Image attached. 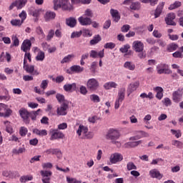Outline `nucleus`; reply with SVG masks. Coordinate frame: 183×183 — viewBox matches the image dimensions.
Segmentation results:
<instances>
[{"label":"nucleus","instance_id":"nucleus-16","mask_svg":"<svg viewBox=\"0 0 183 183\" xmlns=\"http://www.w3.org/2000/svg\"><path fill=\"white\" fill-rule=\"evenodd\" d=\"M20 117L24 120L25 124H29V112H28L27 109H21L19 111Z\"/></svg>","mask_w":183,"mask_h":183},{"label":"nucleus","instance_id":"nucleus-20","mask_svg":"<svg viewBox=\"0 0 183 183\" xmlns=\"http://www.w3.org/2000/svg\"><path fill=\"white\" fill-rule=\"evenodd\" d=\"M47 155L52 154V155H56L57 158H61L62 157V152L59 149H49L45 151Z\"/></svg>","mask_w":183,"mask_h":183},{"label":"nucleus","instance_id":"nucleus-25","mask_svg":"<svg viewBox=\"0 0 183 183\" xmlns=\"http://www.w3.org/2000/svg\"><path fill=\"white\" fill-rule=\"evenodd\" d=\"M154 91L157 92L156 98L159 100L162 99L164 97V89L161 86H156L154 88Z\"/></svg>","mask_w":183,"mask_h":183},{"label":"nucleus","instance_id":"nucleus-30","mask_svg":"<svg viewBox=\"0 0 183 183\" xmlns=\"http://www.w3.org/2000/svg\"><path fill=\"white\" fill-rule=\"evenodd\" d=\"M142 144V140H139L137 142H129L124 144L126 148H135L138 145Z\"/></svg>","mask_w":183,"mask_h":183},{"label":"nucleus","instance_id":"nucleus-6","mask_svg":"<svg viewBox=\"0 0 183 183\" xmlns=\"http://www.w3.org/2000/svg\"><path fill=\"white\" fill-rule=\"evenodd\" d=\"M86 86L89 91H97L99 88V82L97 79L92 78L87 81Z\"/></svg>","mask_w":183,"mask_h":183},{"label":"nucleus","instance_id":"nucleus-60","mask_svg":"<svg viewBox=\"0 0 183 183\" xmlns=\"http://www.w3.org/2000/svg\"><path fill=\"white\" fill-rule=\"evenodd\" d=\"M162 102H163L164 105H165V107H169L172 104V102H171V99L168 97L164 98L162 100Z\"/></svg>","mask_w":183,"mask_h":183},{"label":"nucleus","instance_id":"nucleus-19","mask_svg":"<svg viewBox=\"0 0 183 183\" xmlns=\"http://www.w3.org/2000/svg\"><path fill=\"white\" fill-rule=\"evenodd\" d=\"M68 108H69L68 104L66 103L62 104L60 107L57 108V110H56L57 115H59V116L66 115V109H68Z\"/></svg>","mask_w":183,"mask_h":183},{"label":"nucleus","instance_id":"nucleus-9","mask_svg":"<svg viewBox=\"0 0 183 183\" xmlns=\"http://www.w3.org/2000/svg\"><path fill=\"white\" fill-rule=\"evenodd\" d=\"M29 14L30 15H32L34 18H35V22H38V21H39V16H41V14H44V10H42V9L31 8Z\"/></svg>","mask_w":183,"mask_h":183},{"label":"nucleus","instance_id":"nucleus-59","mask_svg":"<svg viewBox=\"0 0 183 183\" xmlns=\"http://www.w3.org/2000/svg\"><path fill=\"white\" fill-rule=\"evenodd\" d=\"M11 39L13 41V46H19V39L16 36H12Z\"/></svg>","mask_w":183,"mask_h":183},{"label":"nucleus","instance_id":"nucleus-48","mask_svg":"<svg viewBox=\"0 0 183 183\" xmlns=\"http://www.w3.org/2000/svg\"><path fill=\"white\" fill-rule=\"evenodd\" d=\"M136 134H137L139 139H141V138H145L147 137H149V134L144 131L137 132Z\"/></svg>","mask_w":183,"mask_h":183},{"label":"nucleus","instance_id":"nucleus-36","mask_svg":"<svg viewBox=\"0 0 183 183\" xmlns=\"http://www.w3.org/2000/svg\"><path fill=\"white\" fill-rule=\"evenodd\" d=\"M125 91H126L125 87H122L119 90L117 99H119L120 101H124V99H125Z\"/></svg>","mask_w":183,"mask_h":183},{"label":"nucleus","instance_id":"nucleus-8","mask_svg":"<svg viewBox=\"0 0 183 183\" xmlns=\"http://www.w3.org/2000/svg\"><path fill=\"white\" fill-rule=\"evenodd\" d=\"M26 0H16L9 6V11H12L15 7L17 8V9H22L26 4Z\"/></svg>","mask_w":183,"mask_h":183},{"label":"nucleus","instance_id":"nucleus-47","mask_svg":"<svg viewBox=\"0 0 183 183\" xmlns=\"http://www.w3.org/2000/svg\"><path fill=\"white\" fill-rule=\"evenodd\" d=\"M10 23L11 24L12 26H21L24 22L19 19H12L11 20Z\"/></svg>","mask_w":183,"mask_h":183},{"label":"nucleus","instance_id":"nucleus-7","mask_svg":"<svg viewBox=\"0 0 183 183\" xmlns=\"http://www.w3.org/2000/svg\"><path fill=\"white\" fill-rule=\"evenodd\" d=\"M124 156L121 153L115 152L111 154L109 157V162L111 164H118V162H122Z\"/></svg>","mask_w":183,"mask_h":183},{"label":"nucleus","instance_id":"nucleus-49","mask_svg":"<svg viewBox=\"0 0 183 183\" xmlns=\"http://www.w3.org/2000/svg\"><path fill=\"white\" fill-rule=\"evenodd\" d=\"M55 35V31L54 29H50L46 36V41H51Z\"/></svg>","mask_w":183,"mask_h":183},{"label":"nucleus","instance_id":"nucleus-1","mask_svg":"<svg viewBox=\"0 0 183 183\" xmlns=\"http://www.w3.org/2000/svg\"><path fill=\"white\" fill-rule=\"evenodd\" d=\"M53 4L54 11H58V9L71 11L72 9V6L69 3V0H53Z\"/></svg>","mask_w":183,"mask_h":183},{"label":"nucleus","instance_id":"nucleus-3","mask_svg":"<svg viewBox=\"0 0 183 183\" xmlns=\"http://www.w3.org/2000/svg\"><path fill=\"white\" fill-rule=\"evenodd\" d=\"M106 138L110 139L112 144H118L117 139H119V132L117 129H110L106 135Z\"/></svg>","mask_w":183,"mask_h":183},{"label":"nucleus","instance_id":"nucleus-52","mask_svg":"<svg viewBox=\"0 0 183 183\" xmlns=\"http://www.w3.org/2000/svg\"><path fill=\"white\" fill-rule=\"evenodd\" d=\"M131 48V46L129 44H125L122 47L119 49L120 52L122 54H125L128 52V50Z\"/></svg>","mask_w":183,"mask_h":183},{"label":"nucleus","instance_id":"nucleus-18","mask_svg":"<svg viewBox=\"0 0 183 183\" xmlns=\"http://www.w3.org/2000/svg\"><path fill=\"white\" fill-rule=\"evenodd\" d=\"M78 21L83 26H86L92 24V19H91L89 17H85L84 16L79 17Z\"/></svg>","mask_w":183,"mask_h":183},{"label":"nucleus","instance_id":"nucleus-39","mask_svg":"<svg viewBox=\"0 0 183 183\" xmlns=\"http://www.w3.org/2000/svg\"><path fill=\"white\" fill-rule=\"evenodd\" d=\"M182 5V3L181 1H176L169 6V9L172 11L173 9H177V8H179Z\"/></svg>","mask_w":183,"mask_h":183},{"label":"nucleus","instance_id":"nucleus-10","mask_svg":"<svg viewBox=\"0 0 183 183\" xmlns=\"http://www.w3.org/2000/svg\"><path fill=\"white\" fill-rule=\"evenodd\" d=\"M182 95H183V89H179L172 93V100L176 104H178V102H181V99H182Z\"/></svg>","mask_w":183,"mask_h":183},{"label":"nucleus","instance_id":"nucleus-54","mask_svg":"<svg viewBox=\"0 0 183 183\" xmlns=\"http://www.w3.org/2000/svg\"><path fill=\"white\" fill-rule=\"evenodd\" d=\"M170 132L172 134V135H174L176 138H181V131L180 130H175V129H171Z\"/></svg>","mask_w":183,"mask_h":183},{"label":"nucleus","instance_id":"nucleus-32","mask_svg":"<svg viewBox=\"0 0 183 183\" xmlns=\"http://www.w3.org/2000/svg\"><path fill=\"white\" fill-rule=\"evenodd\" d=\"M123 66L125 69H128L129 71H135V64L132 61H126Z\"/></svg>","mask_w":183,"mask_h":183},{"label":"nucleus","instance_id":"nucleus-40","mask_svg":"<svg viewBox=\"0 0 183 183\" xmlns=\"http://www.w3.org/2000/svg\"><path fill=\"white\" fill-rule=\"evenodd\" d=\"M101 39V36H99V34L94 36L90 41V45H97L98 42H100Z\"/></svg>","mask_w":183,"mask_h":183},{"label":"nucleus","instance_id":"nucleus-51","mask_svg":"<svg viewBox=\"0 0 183 183\" xmlns=\"http://www.w3.org/2000/svg\"><path fill=\"white\" fill-rule=\"evenodd\" d=\"M127 168L128 171H132V169H137V166L134 162H129L127 164Z\"/></svg>","mask_w":183,"mask_h":183},{"label":"nucleus","instance_id":"nucleus-5","mask_svg":"<svg viewBox=\"0 0 183 183\" xmlns=\"http://www.w3.org/2000/svg\"><path fill=\"white\" fill-rule=\"evenodd\" d=\"M156 69L157 71V74H159L160 75L162 74H166L167 75L172 74V71L169 69V66L166 64L161 63L158 64Z\"/></svg>","mask_w":183,"mask_h":183},{"label":"nucleus","instance_id":"nucleus-64","mask_svg":"<svg viewBox=\"0 0 183 183\" xmlns=\"http://www.w3.org/2000/svg\"><path fill=\"white\" fill-rule=\"evenodd\" d=\"M172 56H174V58H183V54L181 51H176L172 54Z\"/></svg>","mask_w":183,"mask_h":183},{"label":"nucleus","instance_id":"nucleus-15","mask_svg":"<svg viewBox=\"0 0 183 183\" xmlns=\"http://www.w3.org/2000/svg\"><path fill=\"white\" fill-rule=\"evenodd\" d=\"M176 16L174 13H169L167 15L165 18V22L167 25H172V26H175L177 25V23L174 21V19H175Z\"/></svg>","mask_w":183,"mask_h":183},{"label":"nucleus","instance_id":"nucleus-28","mask_svg":"<svg viewBox=\"0 0 183 183\" xmlns=\"http://www.w3.org/2000/svg\"><path fill=\"white\" fill-rule=\"evenodd\" d=\"M66 24L70 28H74L76 25V19L74 17H69L66 19Z\"/></svg>","mask_w":183,"mask_h":183},{"label":"nucleus","instance_id":"nucleus-23","mask_svg":"<svg viewBox=\"0 0 183 183\" xmlns=\"http://www.w3.org/2000/svg\"><path fill=\"white\" fill-rule=\"evenodd\" d=\"M63 88L66 92H74V91H76V83L66 84Z\"/></svg>","mask_w":183,"mask_h":183},{"label":"nucleus","instance_id":"nucleus-27","mask_svg":"<svg viewBox=\"0 0 183 183\" xmlns=\"http://www.w3.org/2000/svg\"><path fill=\"white\" fill-rule=\"evenodd\" d=\"M74 58H75L74 54H69L67 56H65L61 60V64H69V62H72L74 60Z\"/></svg>","mask_w":183,"mask_h":183},{"label":"nucleus","instance_id":"nucleus-45","mask_svg":"<svg viewBox=\"0 0 183 183\" xmlns=\"http://www.w3.org/2000/svg\"><path fill=\"white\" fill-rule=\"evenodd\" d=\"M39 112H41L40 109H39L36 112H31L29 113V117H30V118H31L32 121H36V117H38V114H39Z\"/></svg>","mask_w":183,"mask_h":183},{"label":"nucleus","instance_id":"nucleus-57","mask_svg":"<svg viewBox=\"0 0 183 183\" xmlns=\"http://www.w3.org/2000/svg\"><path fill=\"white\" fill-rule=\"evenodd\" d=\"M139 9V3L132 1L130 5V9H133V11H137Z\"/></svg>","mask_w":183,"mask_h":183},{"label":"nucleus","instance_id":"nucleus-50","mask_svg":"<svg viewBox=\"0 0 183 183\" xmlns=\"http://www.w3.org/2000/svg\"><path fill=\"white\" fill-rule=\"evenodd\" d=\"M28 134V129L25 127H21L19 129L21 137H25Z\"/></svg>","mask_w":183,"mask_h":183},{"label":"nucleus","instance_id":"nucleus-35","mask_svg":"<svg viewBox=\"0 0 183 183\" xmlns=\"http://www.w3.org/2000/svg\"><path fill=\"white\" fill-rule=\"evenodd\" d=\"M70 71H71V72L79 74V72H82L84 71V67H81L79 65L71 66L70 67Z\"/></svg>","mask_w":183,"mask_h":183},{"label":"nucleus","instance_id":"nucleus-33","mask_svg":"<svg viewBox=\"0 0 183 183\" xmlns=\"http://www.w3.org/2000/svg\"><path fill=\"white\" fill-rule=\"evenodd\" d=\"M55 16H56V14H55V12L53 11H46L44 14V19L45 21H51V19H54Z\"/></svg>","mask_w":183,"mask_h":183},{"label":"nucleus","instance_id":"nucleus-63","mask_svg":"<svg viewBox=\"0 0 183 183\" xmlns=\"http://www.w3.org/2000/svg\"><path fill=\"white\" fill-rule=\"evenodd\" d=\"M81 35H82V32L81 30L80 31H74L71 34V38L74 39V38H79V36H81Z\"/></svg>","mask_w":183,"mask_h":183},{"label":"nucleus","instance_id":"nucleus-61","mask_svg":"<svg viewBox=\"0 0 183 183\" xmlns=\"http://www.w3.org/2000/svg\"><path fill=\"white\" fill-rule=\"evenodd\" d=\"M56 98L57 99V101L61 104L62 102H64V101H65V97L61 94H57L56 95Z\"/></svg>","mask_w":183,"mask_h":183},{"label":"nucleus","instance_id":"nucleus-43","mask_svg":"<svg viewBox=\"0 0 183 183\" xmlns=\"http://www.w3.org/2000/svg\"><path fill=\"white\" fill-rule=\"evenodd\" d=\"M4 124L6 127V132H8L9 134H12L14 130L12 129V126L11 125V122H9V121H6L4 122Z\"/></svg>","mask_w":183,"mask_h":183},{"label":"nucleus","instance_id":"nucleus-55","mask_svg":"<svg viewBox=\"0 0 183 183\" xmlns=\"http://www.w3.org/2000/svg\"><path fill=\"white\" fill-rule=\"evenodd\" d=\"M94 13H92V10L91 9H86L84 11V14L83 16H88L89 18H92Z\"/></svg>","mask_w":183,"mask_h":183},{"label":"nucleus","instance_id":"nucleus-12","mask_svg":"<svg viewBox=\"0 0 183 183\" xmlns=\"http://www.w3.org/2000/svg\"><path fill=\"white\" fill-rule=\"evenodd\" d=\"M40 174L42 177V182L49 183V181H51V177L52 176V172L48 170H41Z\"/></svg>","mask_w":183,"mask_h":183},{"label":"nucleus","instance_id":"nucleus-46","mask_svg":"<svg viewBox=\"0 0 183 183\" xmlns=\"http://www.w3.org/2000/svg\"><path fill=\"white\" fill-rule=\"evenodd\" d=\"M81 31V35L83 36L89 37L92 35V31L88 29H83Z\"/></svg>","mask_w":183,"mask_h":183},{"label":"nucleus","instance_id":"nucleus-29","mask_svg":"<svg viewBox=\"0 0 183 183\" xmlns=\"http://www.w3.org/2000/svg\"><path fill=\"white\" fill-rule=\"evenodd\" d=\"M164 5H165V3L164 2L159 3L157 8L156 9V11L154 13V18H158L159 15H161L162 12V9H164Z\"/></svg>","mask_w":183,"mask_h":183},{"label":"nucleus","instance_id":"nucleus-14","mask_svg":"<svg viewBox=\"0 0 183 183\" xmlns=\"http://www.w3.org/2000/svg\"><path fill=\"white\" fill-rule=\"evenodd\" d=\"M138 88H139V81H136L134 82H132L127 88V94H128V97H129L131 95V94H132V92H134V91H137V89H138Z\"/></svg>","mask_w":183,"mask_h":183},{"label":"nucleus","instance_id":"nucleus-31","mask_svg":"<svg viewBox=\"0 0 183 183\" xmlns=\"http://www.w3.org/2000/svg\"><path fill=\"white\" fill-rule=\"evenodd\" d=\"M104 89H112V88H117L118 84H117L115 81H109L104 84Z\"/></svg>","mask_w":183,"mask_h":183},{"label":"nucleus","instance_id":"nucleus-22","mask_svg":"<svg viewBox=\"0 0 183 183\" xmlns=\"http://www.w3.org/2000/svg\"><path fill=\"white\" fill-rule=\"evenodd\" d=\"M31 46H32V43H31V40L29 39H26L23 41L21 49L24 52H26L27 51L31 50Z\"/></svg>","mask_w":183,"mask_h":183},{"label":"nucleus","instance_id":"nucleus-53","mask_svg":"<svg viewBox=\"0 0 183 183\" xmlns=\"http://www.w3.org/2000/svg\"><path fill=\"white\" fill-rule=\"evenodd\" d=\"M25 151H26L25 147H20V148H19V149H13V153L18 155L19 154H24V152H25Z\"/></svg>","mask_w":183,"mask_h":183},{"label":"nucleus","instance_id":"nucleus-41","mask_svg":"<svg viewBox=\"0 0 183 183\" xmlns=\"http://www.w3.org/2000/svg\"><path fill=\"white\" fill-rule=\"evenodd\" d=\"M24 69L28 73V74H32L34 71H35V66L34 65H24Z\"/></svg>","mask_w":183,"mask_h":183},{"label":"nucleus","instance_id":"nucleus-21","mask_svg":"<svg viewBox=\"0 0 183 183\" xmlns=\"http://www.w3.org/2000/svg\"><path fill=\"white\" fill-rule=\"evenodd\" d=\"M149 174L152 178H156L157 179H162V177H164L157 169H151Z\"/></svg>","mask_w":183,"mask_h":183},{"label":"nucleus","instance_id":"nucleus-62","mask_svg":"<svg viewBox=\"0 0 183 183\" xmlns=\"http://www.w3.org/2000/svg\"><path fill=\"white\" fill-rule=\"evenodd\" d=\"M91 101H93V102H99L101 99H99V97L96 94H92L90 96Z\"/></svg>","mask_w":183,"mask_h":183},{"label":"nucleus","instance_id":"nucleus-42","mask_svg":"<svg viewBox=\"0 0 183 183\" xmlns=\"http://www.w3.org/2000/svg\"><path fill=\"white\" fill-rule=\"evenodd\" d=\"M178 49V44L175 43H172L167 46V51L169 52H174V51H177Z\"/></svg>","mask_w":183,"mask_h":183},{"label":"nucleus","instance_id":"nucleus-11","mask_svg":"<svg viewBox=\"0 0 183 183\" xmlns=\"http://www.w3.org/2000/svg\"><path fill=\"white\" fill-rule=\"evenodd\" d=\"M51 136L50 137L51 141H54L55 139H62L65 137V135L62 132L59 130L51 129Z\"/></svg>","mask_w":183,"mask_h":183},{"label":"nucleus","instance_id":"nucleus-37","mask_svg":"<svg viewBox=\"0 0 183 183\" xmlns=\"http://www.w3.org/2000/svg\"><path fill=\"white\" fill-rule=\"evenodd\" d=\"M36 33L39 35L40 39L45 38V33L41 26H39L36 28Z\"/></svg>","mask_w":183,"mask_h":183},{"label":"nucleus","instance_id":"nucleus-56","mask_svg":"<svg viewBox=\"0 0 183 183\" xmlns=\"http://www.w3.org/2000/svg\"><path fill=\"white\" fill-rule=\"evenodd\" d=\"M66 182L67 183H81L82 182H81L79 180H76V179H75L74 177H66Z\"/></svg>","mask_w":183,"mask_h":183},{"label":"nucleus","instance_id":"nucleus-4","mask_svg":"<svg viewBox=\"0 0 183 183\" xmlns=\"http://www.w3.org/2000/svg\"><path fill=\"white\" fill-rule=\"evenodd\" d=\"M10 115H12V109L8 108V105L0 103V117L9 118Z\"/></svg>","mask_w":183,"mask_h":183},{"label":"nucleus","instance_id":"nucleus-26","mask_svg":"<svg viewBox=\"0 0 183 183\" xmlns=\"http://www.w3.org/2000/svg\"><path fill=\"white\" fill-rule=\"evenodd\" d=\"M110 14L114 19V22H118L121 19V16H119V12H118V10L112 9L110 10Z\"/></svg>","mask_w":183,"mask_h":183},{"label":"nucleus","instance_id":"nucleus-58","mask_svg":"<svg viewBox=\"0 0 183 183\" xmlns=\"http://www.w3.org/2000/svg\"><path fill=\"white\" fill-rule=\"evenodd\" d=\"M104 48H105L106 49H114V48H115V43H107L106 44H104Z\"/></svg>","mask_w":183,"mask_h":183},{"label":"nucleus","instance_id":"nucleus-34","mask_svg":"<svg viewBox=\"0 0 183 183\" xmlns=\"http://www.w3.org/2000/svg\"><path fill=\"white\" fill-rule=\"evenodd\" d=\"M33 132L34 134H36V135H39V137H45L48 135V132L45 129L39 130L38 129H34Z\"/></svg>","mask_w":183,"mask_h":183},{"label":"nucleus","instance_id":"nucleus-13","mask_svg":"<svg viewBox=\"0 0 183 183\" xmlns=\"http://www.w3.org/2000/svg\"><path fill=\"white\" fill-rule=\"evenodd\" d=\"M90 58H100V59H102L104 56H105V49H102L99 51H97L95 50L90 51L89 53Z\"/></svg>","mask_w":183,"mask_h":183},{"label":"nucleus","instance_id":"nucleus-38","mask_svg":"<svg viewBox=\"0 0 183 183\" xmlns=\"http://www.w3.org/2000/svg\"><path fill=\"white\" fill-rule=\"evenodd\" d=\"M34 179V177L31 175H26V176H21L20 177V182L25 183L28 182V181H32Z\"/></svg>","mask_w":183,"mask_h":183},{"label":"nucleus","instance_id":"nucleus-17","mask_svg":"<svg viewBox=\"0 0 183 183\" xmlns=\"http://www.w3.org/2000/svg\"><path fill=\"white\" fill-rule=\"evenodd\" d=\"M132 48L135 52H142L144 51V43L141 41H134L132 44Z\"/></svg>","mask_w":183,"mask_h":183},{"label":"nucleus","instance_id":"nucleus-2","mask_svg":"<svg viewBox=\"0 0 183 183\" xmlns=\"http://www.w3.org/2000/svg\"><path fill=\"white\" fill-rule=\"evenodd\" d=\"M76 134L81 139H92L94 138V133L89 132L88 127L82 124L79 126Z\"/></svg>","mask_w":183,"mask_h":183},{"label":"nucleus","instance_id":"nucleus-44","mask_svg":"<svg viewBox=\"0 0 183 183\" xmlns=\"http://www.w3.org/2000/svg\"><path fill=\"white\" fill-rule=\"evenodd\" d=\"M45 59V52L44 51H39L36 56V61H39L40 62H42Z\"/></svg>","mask_w":183,"mask_h":183},{"label":"nucleus","instance_id":"nucleus-24","mask_svg":"<svg viewBox=\"0 0 183 183\" xmlns=\"http://www.w3.org/2000/svg\"><path fill=\"white\" fill-rule=\"evenodd\" d=\"M2 175L3 177H6V178H10L11 179H14V178H16V172L5 170L3 172Z\"/></svg>","mask_w":183,"mask_h":183}]
</instances>
